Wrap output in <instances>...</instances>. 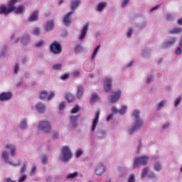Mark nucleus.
Returning a JSON list of instances; mask_svg holds the SVG:
<instances>
[{"instance_id":"nucleus-46","label":"nucleus","mask_w":182,"mask_h":182,"mask_svg":"<svg viewBox=\"0 0 182 182\" xmlns=\"http://www.w3.org/2000/svg\"><path fill=\"white\" fill-rule=\"evenodd\" d=\"M136 179H134V175H131L129 176V181L128 182H134Z\"/></svg>"},{"instance_id":"nucleus-6","label":"nucleus","mask_w":182,"mask_h":182,"mask_svg":"<svg viewBox=\"0 0 182 182\" xmlns=\"http://www.w3.org/2000/svg\"><path fill=\"white\" fill-rule=\"evenodd\" d=\"M50 50L54 55H59V53H62V47L60 46V44L56 41L50 45Z\"/></svg>"},{"instance_id":"nucleus-41","label":"nucleus","mask_w":182,"mask_h":182,"mask_svg":"<svg viewBox=\"0 0 182 182\" xmlns=\"http://www.w3.org/2000/svg\"><path fill=\"white\" fill-rule=\"evenodd\" d=\"M166 103V101L162 100L161 101L158 105V109H161L164 106V104Z\"/></svg>"},{"instance_id":"nucleus-18","label":"nucleus","mask_w":182,"mask_h":182,"mask_svg":"<svg viewBox=\"0 0 182 182\" xmlns=\"http://www.w3.org/2000/svg\"><path fill=\"white\" fill-rule=\"evenodd\" d=\"M6 149L7 150H11V156H15V152L16 151V146H15L13 144H8L6 146Z\"/></svg>"},{"instance_id":"nucleus-4","label":"nucleus","mask_w":182,"mask_h":182,"mask_svg":"<svg viewBox=\"0 0 182 182\" xmlns=\"http://www.w3.org/2000/svg\"><path fill=\"white\" fill-rule=\"evenodd\" d=\"M149 161L148 156H141L136 159L134 161V168H137L139 166H146Z\"/></svg>"},{"instance_id":"nucleus-8","label":"nucleus","mask_w":182,"mask_h":182,"mask_svg":"<svg viewBox=\"0 0 182 182\" xmlns=\"http://www.w3.org/2000/svg\"><path fill=\"white\" fill-rule=\"evenodd\" d=\"M106 171V166L103 164H100L95 168V174L102 176Z\"/></svg>"},{"instance_id":"nucleus-30","label":"nucleus","mask_w":182,"mask_h":182,"mask_svg":"<svg viewBox=\"0 0 182 182\" xmlns=\"http://www.w3.org/2000/svg\"><path fill=\"white\" fill-rule=\"evenodd\" d=\"M148 171H149V168H147V167L144 168L142 169V171H141V178H144V177H146V176H147Z\"/></svg>"},{"instance_id":"nucleus-56","label":"nucleus","mask_w":182,"mask_h":182,"mask_svg":"<svg viewBox=\"0 0 182 182\" xmlns=\"http://www.w3.org/2000/svg\"><path fill=\"white\" fill-rule=\"evenodd\" d=\"M112 119H113V115H112V114L108 115L107 117V122H110V120H112Z\"/></svg>"},{"instance_id":"nucleus-39","label":"nucleus","mask_w":182,"mask_h":182,"mask_svg":"<svg viewBox=\"0 0 182 182\" xmlns=\"http://www.w3.org/2000/svg\"><path fill=\"white\" fill-rule=\"evenodd\" d=\"M43 46V41L42 40L35 44L36 48H41Z\"/></svg>"},{"instance_id":"nucleus-45","label":"nucleus","mask_w":182,"mask_h":182,"mask_svg":"<svg viewBox=\"0 0 182 182\" xmlns=\"http://www.w3.org/2000/svg\"><path fill=\"white\" fill-rule=\"evenodd\" d=\"M25 180H26V175L22 176L19 178L18 182H23Z\"/></svg>"},{"instance_id":"nucleus-5","label":"nucleus","mask_w":182,"mask_h":182,"mask_svg":"<svg viewBox=\"0 0 182 182\" xmlns=\"http://www.w3.org/2000/svg\"><path fill=\"white\" fill-rule=\"evenodd\" d=\"M38 128L42 130L43 133H49L52 129V126L48 121H42L38 124Z\"/></svg>"},{"instance_id":"nucleus-57","label":"nucleus","mask_w":182,"mask_h":182,"mask_svg":"<svg viewBox=\"0 0 182 182\" xmlns=\"http://www.w3.org/2000/svg\"><path fill=\"white\" fill-rule=\"evenodd\" d=\"M4 182H15V181H13L12 178H6L4 180Z\"/></svg>"},{"instance_id":"nucleus-51","label":"nucleus","mask_w":182,"mask_h":182,"mask_svg":"<svg viewBox=\"0 0 182 182\" xmlns=\"http://www.w3.org/2000/svg\"><path fill=\"white\" fill-rule=\"evenodd\" d=\"M9 164H11V166H14V167H16V166H20L21 162L18 161V164H14L12 161H9Z\"/></svg>"},{"instance_id":"nucleus-34","label":"nucleus","mask_w":182,"mask_h":182,"mask_svg":"<svg viewBox=\"0 0 182 182\" xmlns=\"http://www.w3.org/2000/svg\"><path fill=\"white\" fill-rule=\"evenodd\" d=\"M39 33H41V30L39 29V28H35L33 31V34L38 36H39Z\"/></svg>"},{"instance_id":"nucleus-11","label":"nucleus","mask_w":182,"mask_h":182,"mask_svg":"<svg viewBox=\"0 0 182 182\" xmlns=\"http://www.w3.org/2000/svg\"><path fill=\"white\" fill-rule=\"evenodd\" d=\"M53 96H55V93L51 92L49 95L47 91H43L40 94V99H48V100H50Z\"/></svg>"},{"instance_id":"nucleus-54","label":"nucleus","mask_w":182,"mask_h":182,"mask_svg":"<svg viewBox=\"0 0 182 182\" xmlns=\"http://www.w3.org/2000/svg\"><path fill=\"white\" fill-rule=\"evenodd\" d=\"M73 76H79V75H80V72H79L78 70H75L73 73Z\"/></svg>"},{"instance_id":"nucleus-22","label":"nucleus","mask_w":182,"mask_h":182,"mask_svg":"<svg viewBox=\"0 0 182 182\" xmlns=\"http://www.w3.org/2000/svg\"><path fill=\"white\" fill-rule=\"evenodd\" d=\"M84 92H85V90L83 89V86L79 85L77 89V97H78V99H80V97L83 96Z\"/></svg>"},{"instance_id":"nucleus-14","label":"nucleus","mask_w":182,"mask_h":182,"mask_svg":"<svg viewBox=\"0 0 182 182\" xmlns=\"http://www.w3.org/2000/svg\"><path fill=\"white\" fill-rule=\"evenodd\" d=\"M80 117V115H75L70 117V124L72 129H76L77 127V119Z\"/></svg>"},{"instance_id":"nucleus-29","label":"nucleus","mask_w":182,"mask_h":182,"mask_svg":"<svg viewBox=\"0 0 182 182\" xmlns=\"http://www.w3.org/2000/svg\"><path fill=\"white\" fill-rule=\"evenodd\" d=\"M2 159L6 161V162L9 161V154L6 151L2 153Z\"/></svg>"},{"instance_id":"nucleus-24","label":"nucleus","mask_w":182,"mask_h":182,"mask_svg":"<svg viewBox=\"0 0 182 182\" xmlns=\"http://www.w3.org/2000/svg\"><path fill=\"white\" fill-rule=\"evenodd\" d=\"M176 43V38H171V40L166 41L164 45V48H167V46H170L171 45H174Z\"/></svg>"},{"instance_id":"nucleus-9","label":"nucleus","mask_w":182,"mask_h":182,"mask_svg":"<svg viewBox=\"0 0 182 182\" xmlns=\"http://www.w3.org/2000/svg\"><path fill=\"white\" fill-rule=\"evenodd\" d=\"M73 15V11L68 12L63 18V22L66 26H70L72 23L71 16Z\"/></svg>"},{"instance_id":"nucleus-3","label":"nucleus","mask_w":182,"mask_h":182,"mask_svg":"<svg viewBox=\"0 0 182 182\" xmlns=\"http://www.w3.org/2000/svg\"><path fill=\"white\" fill-rule=\"evenodd\" d=\"M72 151H70V148L69 146H65L62 149L61 152V160L62 161H69L70 159H72Z\"/></svg>"},{"instance_id":"nucleus-37","label":"nucleus","mask_w":182,"mask_h":182,"mask_svg":"<svg viewBox=\"0 0 182 182\" xmlns=\"http://www.w3.org/2000/svg\"><path fill=\"white\" fill-rule=\"evenodd\" d=\"M53 69H54L55 70H58L59 69H62V64H55L53 66Z\"/></svg>"},{"instance_id":"nucleus-35","label":"nucleus","mask_w":182,"mask_h":182,"mask_svg":"<svg viewBox=\"0 0 182 182\" xmlns=\"http://www.w3.org/2000/svg\"><path fill=\"white\" fill-rule=\"evenodd\" d=\"M27 126H28V124H26V120H23L20 124L21 129H26Z\"/></svg>"},{"instance_id":"nucleus-38","label":"nucleus","mask_w":182,"mask_h":182,"mask_svg":"<svg viewBox=\"0 0 182 182\" xmlns=\"http://www.w3.org/2000/svg\"><path fill=\"white\" fill-rule=\"evenodd\" d=\"M154 168L156 171H160V170H161V166L160 165L159 163H156L155 164Z\"/></svg>"},{"instance_id":"nucleus-58","label":"nucleus","mask_w":182,"mask_h":182,"mask_svg":"<svg viewBox=\"0 0 182 182\" xmlns=\"http://www.w3.org/2000/svg\"><path fill=\"white\" fill-rule=\"evenodd\" d=\"M112 111V113H119V110L116 109V107H113Z\"/></svg>"},{"instance_id":"nucleus-36","label":"nucleus","mask_w":182,"mask_h":182,"mask_svg":"<svg viewBox=\"0 0 182 182\" xmlns=\"http://www.w3.org/2000/svg\"><path fill=\"white\" fill-rule=\"evenodd\" d=\"M80 110V107L79 106H75L72 109L71 113H77Z\"/></svg>"},{"instance_id":"nucleus-13","label":"nucleus","mask_w":182,"mask_h":182,"mask_svg":"<svg viewBox=\"0 0 182 182\" xmlns=\"http://www.w3.org/2000/svg\"><path fill=\"white\" fill-rule=\"evenodd\" d=\"M100 116V112L97 111L95 114V118L93 120L91 130L92 132H95L96 130V126H97V123H99V117Z\"/></svg>"},{"instance_id":"nucleus-60","label":"nucleus","mask_w":182,"mask_h":182,"mask_svg":"<svg viewBox=\"0 0 182 182\" xmlns=\"http://www.w3.org/2000/svg\"><path fill=\"white\" fill-rule=\"evenodd\" d=\"M173 18V16H171V14H167L166 15V19L168 20V19H172Z\"/></svg>"},{"instance_id":"nucleus-42","label":"nucleus","mask_w":182,"mask_h":182,"mask_svg":"<svg viewBox=\"0 0 182 182\" xmlns=\"http://www.w3.org/2000/svg\"><path fill=\"white\" fill-rule=\"evenodd\" d=\"M36 171V166L34 165V166H33V168H32L30 175L33 176V174H35Z\"/></svg>"},{"instance_id":"nucleus-64","label":"nucleus","mask_w":182,"mask_h":182,"mask_svg":"<svg viewBox=\"0 0 182 182\" xmlns=\"http://www.w3.org/2000/svg\"><path fill=\"white\" fill-rule=\"evenodd\" d=\"M132 65H133V61H131L130 63L128 64L127 67L130 68V66H132Z\"/></svg>"},{"instance_id":"nucleus-26","label":"nucleus","mask_w":182,"mask_h":182,"mask_svg":"<svg viewBox=\"0 0 182 182\" xmlns=\"http://www.w3.org/2000/svg\"><path fill=\"white\" fill-rule=\"evenodd\" d=\"M105 6H106V3L105 2L100 3L97 5V11H98V12H102Z\"/></svg>"},{"instance_id":"nucleus-59","label":"nucleus","mask_w":182,"mask_h":182,"mask_svg":"<svg viewBox=\"0 0 182 182\" xmlns=\"http://www.w3.org/2000/svg\"><path fill=\"white\" fill-rule=\"evenodd\" d=\"M151 80H153V77H149L147 78L146 83H151Z\"/></svg>"},{"instance_id":"nucleus-49","label":"nucleus","mask_w":182,"mask_h":182,"mask_svg":"<svg viewBox=\"0 0 182 182\" xmlns=\"http://www.w3.org/2000/svg\"><path fill=\"white\" fill-rule=\"evenodd\" d=\"M82 150L80 149L77 150L75 154L76 157H79L80 156H82Z\"/></svg>"},{"instance_id":"nucleus-10","label":"nucleus","mask_w":182,"mask_h":182,"mask_svg":"<svg viewBox=\"0 0 182 182\" xmlns=\"http://www.w3.org/2000/svg\"><path fill=\"white\" fill-rule=\"evenodd\" d=\"M120 96H122V91L117 90V92H113V95L110 97V102L116 103V101L120 99Z\"/></svg>"},{"instance_id":"nucleus-31","label":"nucleus","mask_w":182,"mask_h":182,"mask_svg":"<svg viewBox=\"0 0 182 182\" xmlns=\"http://www.w3.org/2000/svg\"><path fill=\"white\" fill-rule=\"evenodd\" d=\"M99 49H100V46H97L95 48V49L93 51L92 55V59H95V56H96V55H97V52H99Z\"/></svg>"},{"instance_id":"nucleus-53","label":"nucleus","mask_w":182,"mask_h":182,"mask_svg":"<svg viewBox=\"0 0 182 182\" xmlns=\"http://www.w3.org/2000/svg\"><path fill=\"white\" fill-rule=\"evenodd\" d=\"M130 0H124L123 3H122V8H124V6H126V5H127V4H129V1Z\"/></svg>"},{"instance_id":"nucleus-27","label":"nucleus","mask_w":182,"mask_h":182,"mask_svg":"<svg viewBox=\"0 0 182 182\" xmlns=\"http://www.w3.org/2000/svg\"><path fill=\"white\" fill-rule=\"evenodd\" d=\"M66 99L68 103H70L75 100V96L70 93L67 94Z\"/></svg>"},{"instance_id":"nucleus-25","label":"nucleus","mask_w":182,"mask_h":182,"mask_svg":"<svg viewBox=\"0 0 182 182\" xmlns=\"http://www.w3.org/2000/svg\"><path fill=\"white\" fill-rule=\"evenodd\" d=\"M98 100H99V96H97V93L94 92L90 99L91 103H95V102H98Z\"/></svg>"},{"instance_id":"nucleus-52","label":"nucleus","mask_w":182,"mask_h":182,"mask_svg":"<svg viewBox=\"0 0 182 182\" xmlns=\"http://www.w3.org/2000/svg\"><path fill=\"white\" fill-rule=\"evenodd\" d=\"M132 33H133V29L130 28L127 32L128 38H130L132 36Z\"/></svg>"},{"instance_id":"nucleus-12","label":"nucleus","mask_w":182,"mask_h":182,"mask_svg":"<svg viewBox=\"0 0 182 182\" xmlns=\"http://www.w3.org/2000/svg\"><path fill=\"white\" fill-rule=\"evenodd\" d=\"M82 2V0H72L71 2V12H75L77 8H79V6L80 5V3Z\"/></svg>"},{"instance_id":"nucleus-61","label":"nucleus","mask_w":182,"mask_h":182,"mask_svg":"<svg viewBox=\"0 0 182 182\" xmlns=\"http://www.w3.org/2000/svg\"><path fill=\"white\" fill-rule=\"evenodd\" d=\"M168 126H170L169 123H166L164 125L163 129H167V127H168Z\"/></svg>"},{"instance_id":"nucleus-23","label":"nucleus","mask_w":182,"mask_h":182,"mask_svg":"<svg viewBox=\"0 0 182 182\" xmlns=\"http://www.w3.org/2000/svg\"><path fill=\"white\" fill-rule=\"evenodd\" d=\"M182 32V29L181 28H173L172 30H171L169 31V33L171 34H178V33H181Z\"/></svg>"},{"instance_id":"nucleus-7","label":"nucleus","mask_w":182,"mask_h":182,"mask_svg":"<svg viewBox=\"0 0 182 182\" xmlns=\"http://www.w3.org/2000/svg\"><path fill=\"white\" fill-rule=\"evenodd\" d=\"M112 78L107 77L104 80V89L106 92H110L112 90Z\"/></svg>"},{"instance_id":"nucleus-47","label":"nucleus","mask_w":182,"mask_h":182,"mask_svg":"<svg viewBox=\"0 0 182 182\" xmlns=\"http://www.w3.org/2000/svg\"><path fill=\"white\" fill-rule=\"evenodd\" d=\"M181 50H182L181 48V47H178L176 48V55H180V53H181Z\"/></svg>"},{"instance_id":"nucleus-19","label":"nucleus","mask_w":182,"mask_h":182,"mask_svg":"<svg viewBox=\"0 0 182 182\" xmlns=\"http://www.w3.org/2000/svg\"><path fill=\"white\" fill-rule=\"evenodd\" d=\"M22 45H28L31 40H29V33H26L21 38V41Z\"/></svg>"},{"instance_id":"nucleus-50","label":"nucleus","mask_w":182,"mask_h":182,"mask_svg":"<svg viewBox=\"0 0 182 182\" xmlns=\"http://www.w3.org/2000/svg\"><path fill=\"white\" fill-rule=\"evenodd\" d=\"M48 161V156H44L42 159L43 164H45Z\"/></svg>"},{"instance_id":"nucleus-40","label":"nucleus","mask_w":182,"mask_h":182,"mask_svg":"<svg viewBox=\"0 0 182 182\" xmlns=\"http://www.w3.org/2000/svg\"><path fill=\"white\" fill-rule=\"evenodd\" d=\"M65 106H66V102H61L59 106L60 110H63L65 109Z\"/></svg>"},{"instance_id":"nucleus-17","label":"nucleus","mask_w":182,"mask_h":182,"mask_svg":"<svg viewBox=\"0 0 182 182\" xmlns=\"http://www.w3.org/2000/svg\"><path fill=\"white\" fill-rule=\"evenodd\" d=\"M38 14H39V11H38L33 12L28 19V22H33L34 21H38Z\"/></svg>"},{"instance_id":"nucleus-1","label":"nucleus","mask_w":182,"mask_h":182,"mask_svg":"<svg viewBox=\"0 0 182 182\" xmlns=\"http://www.w3.org/2000/svg\"><path fill=\"white\" fill-rule=\"evenodd\" d=\"M16 2H18V0H9L8 7L5 5H1L0 6V14L6 16L9 15L11 12H14V11H16V14H22V12H24L25 6H20L16 9V6H15Z\"/></svg>"},{"instance_id":"nucleus-43","label":"nucleus","mask_w":182,"mask_h":182,"mask_svg":"<svg viewBox=\"0 0 182 182\" xmlns=\"http://www.w3.org/2000/svg\"><path fill=\"white\" fill-rule=\"evenodd\" d=\"M181 102V97H178L176 100H175V106L177 107L178 105H180Z\"/></svg>"},{"instance_id":"nucleus-2","label":"nucleus","mask_w":182,"mask_h":182,"mask_svg":"<svg viewBox=\"0 0 182 182\" xmlns=\"http://www.w3.org/2000/svg\"><path fill=\"white\" fill-rule=\"evenodd\" d=\"M133 117H135V125L132 126L129 129L130 134H132L133 132H136V130H139V129L143 127V121L140 119V112L135 110L133 112Z\"/></svg>"},{"instance_id":"nucleus-48","label":"nucleus","mask_w":182,"mask_h":182,"mask_svg":"<svg viewBox=\"0 0 182 182\" xmlns=\"http://www.w3.org/2000/svg\"><path fill=\"white\" fill-rule=\"evenodd\" d=\"M26 170V164H23V166L21 168V174H23V173H25Z\"/></svg>"},{"instance_id":"nucleus-62","label":"nucleus","mask_w":182,"mask_h":182,"mask_svg":"<svg viewBox=\"0 0 182 182\" xmlns=\"http://www.w3.org/2000/svg\"><path fill=\"white\" fill-rule=\"evenodd\" d=\"M178 25H182V18L178 20Z\"/></svg>"},{"instance_id":"nucleus-55","label":"nucleus","mask_w":182,"mask_h":182,"mask_svg":"<svg viewBox=\"0 0 182 182\" xmlns=\"http://www.w3.org/2000/svg\"><path fill=\"white\" fill-rule=\"evenodd\" d=\"M68 77H69V75L68 74H65L64 75H63L61 77V79H62V80H65L68 79Z\"/></svg>"},{"instance_id":"nucleus-21","label":"nucleus","mask_w":182,"mask_h":182,"mask_svg":"<svg viewBox=\"0 0 182 182\" xmlns=\"http://www.w3.org/2000/svg\"><path fill=\"white\" fill-rule=\"evenodd\" d=\"M46 109V108L45 107V105L42 102H39L36 105V109L38 110V112H39V113H43V112H45Z\"/></svg>"},{"instance_id":"nucleus-33","label":"nucleus","mask_w":182,"mask_h":182,"mask_svg":"<svg viewBox=\"0 0 182 182\" xmlns=\"http://www.w3.org/2000/svg\"><path fill=\"white\" fill-rule=\"evenodd\" d=\"M126 110H127V107L126 106H122L121 109L119 110V114H124L126 113Z\"/></svg>"},{"instance_id":"nucleus-16","label":"nucleus","mask_w":182,"mask_h":182,"mask_svg":"<svg viewBox=\"0 0 182 182\" xmlns=\"http://www.w3.org/2000/svg\"><path fill=\"white\" fill-rule=\"evenodd\" d=\"M12 97V93L11 92H3L0 94V101L4 102L5 100H9Z\"/></svg>"},{"instance_id":"nucleus-44","label":"nucleus","mask_w":182,"mask_h":182,"mask_svg":"<svg viewBox=\"0 0 182 182\" xmlns=\"http://www.w3.org/2000/svg\"><path fill=\"white\" fill-rule=\"evenodd\" d=\"M19 72V64H16L15 69H14V73H18Z\"/></svg>"},{"instance_id":"nucleus-20","label":"nucleus","mask_w":182,"mask_h":182,"mask_svg":"<svg viewBox=\"0 0 182 182\" xmlns=\"http://www.w3.org/2000/svg\"><path fill=\"white\" fill-rule=\"evenodd\" d=\"M53 26H54L53 20H51L47 22L45 26V29L46 31H52V29H53Z\"/></svg>"},{"instance_id":"nucleus-28","label":"nucleus","mask_w":182,"mask_h":182,"mask_svg":"<svg viewBox=\"0 0 182 182\" xmlns=\"http://www.w3.org/2000/svg\"><path fill=\"white\" fill-rule=\"evenodd\" d=\"M83 50H85V49L83 48V47H82V46L77 45L75 46V53H80L83 52Z\"/></svg>"},{"instance_id":"nucleus-32","label":"nucleus","mask_w":182,"mask_h":182,"mask_svg":"<svg viewBox=\"0 0 182 182\" xmlns=\"http://www.w3.org/2000/svg\"><path fill=\"white\" fill-rule=\"evenodd\" d=\"M79 173L77 172H74L68 174L67 178H75V177H77Z\"/></svg>"},{"instance_id":"nucleus-15","label":"nucleus","mask_w":182,"mask_h":182,"mask_svg":"<svg viewBox=\"0 0 182 182\" xmlns=\"http://www.w3.org/2000/svg\"><path fill=\"white\" fill-rule=\"evenodd\" d=\"M88 29H89V24H86L83 26L82 29L81 30V35L79 37L80 41H83V39L86 38V34L87 33Z\"/></svg>"},{"instance_id":"nucleus-63","label":"nucleus","mask_w":182,"mask_h":182,"mask_svg":"<svg viewBox=\"0 0 182 182\" xmlns=\"http://www.w3.org/2000/svg\"><path fill=\"white\" fill-rule=\"evenodd\" d=\"M157 8H159V6L153 7V8L151 9V12H153V11H156V9H157Z\"/></svg>"}]
</instances>
